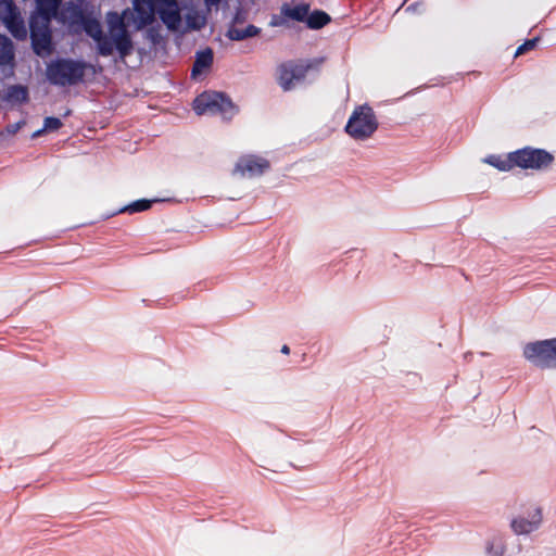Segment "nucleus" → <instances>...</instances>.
Instances as JSON below:
<instances>
[{"mask_svg": "<svg viewBox=\"0 0 556 556\" xmlns=\"http://www.w3.org/2000/svg\"><path fill=\"white\" fill-rule=\"evenodd\" d=\"M260 34V28L254 25H242L232 23L226 31V37L230 40H245L256 37Z\"/></svg>", "mask_w": 556, "mask_h": 556, "instance_id": "obj_12", "label": "nucleus"}, {"mask_svg": "<svg viewBox=\"0 0 556 556\" xmlns=\"http://www.w3.org/2000/svg\"><path fill=\"white\" fill-rule=\"evenodd\" d=\"M269 168V163L261 155L242 154L235 163L232 174L239 177L254 178L263 175Z\"/></svg>", "mask_w": 556, "mask_h": 556, "instance_id": "obj_7", "label": "nucleus"}, {"mask_svg": "<svg viewBox=\"0 0 556 556\" xmlns=\"http://www.w3.org/2000/svg\"><path fill=\"white\" fill-rule=\"evenodd\" d=\"M516 166L525 169H543L553 163V155L544 150L525 148L515 151Z\"/></svg>", "mask_w": 556, "mask_h": 556, "instance_id": "obj_6", "label": "nucleus"}, {"mask_svg": "<svg viewBox=\"0 0 556 556\" xmlns=\"http://www.w3.org/2000/svg\"><path fill=\"white\" fill-rule=\"evenodd\" d=\"M84 74L83 67L72 61H60L51 64L48 68L49 78L55 84H67L80 78Z\"/></svg>", "mask_w": 556, "mask_h": 556, "instance_id": "obj_8", "label": "nucleus"}, {"mask_svg": "<svg viewBox=\"0 0 556 556\" xmlns=\"http://www.w3.org/2000/svg\"><path fill=\"white\" fill-rule=\"evenodd\" d=\"M522 355L536 366H556V338L525 344Z\"/></svg>", "mask_w": 556, "mask_h": 556, "instance_id": "obj_5", "label": "nucleus"}, {"mask_svg": "<svg viewBox=\"0 0 556 556\" xmlns=\"http://www.w3.org/2000/svg\"><path fill=\"white\" fill-rule=\"evenodd\" d=\"M193 4L178 5V0H134V8L122 13L109 12L102 22L93 17L81 18L85 31L96 42L99 54H117L125 58L134 49L130 28L139 29L152 20L156 12L167 28L187 33L205 26L207 11Z\"/></svg>", "mask_w": 556, "mask_h": 556, "instance_id": "obj_1", "label": "nucleus"}, {"mask_svg": "<svg viewBox=\"0 0 556 556\" xmlns=\"http://www.w3.org/2000/svg\"><path fill=\"white\" fill-rule=\"evenodd\" d=\"M299 76L292 64H283L278 68V83L283 90H290L295 86Z\"/></svg>", "mask_w": 556, "mask_h": 556, "instance_id": "obj_14", "label": "nucleus"}, {"mask_svg": "<svg viewBox=\"0 0 556 556\" xmlns=\"http://www.w3.org/2000/svg\"><path fill=\"white\" fill-rule=\"evenodd\" d=\"M0 18L16 38H25L26 29L11 0H0Z\"/></svg>", "mask_w": 556, "mask_h": 556, "instance_id": "obj_11", "label": "nucleus"}, {"mask_svg": "<svg viewBox=\"0 0 556 556\" xmlns=\"http://www.w3.org/2000/svg\"><path fill=\"white\" fill-rule=\"evenodd\" d=\"M330 16L324 11H314L311 14L307 13L305 18L306 25L312 29H319L330 22Z\"/></svg>", "mask_w": 556, "mask_h": 556, "instance_id": "obj_17", "label": "nucleus"}, {"mask_svg": "<svg viewBox=\"0 0 556 556\" xmlns=\"http://www.w3.org/2000/svg\"><path fill=\"white\" fill-rule=\"evenodd\" d=\"M308 13V5L305 3L290 2L283 3L280 8L279 14L271 17L270 26H282L289 21L305 22Z\"/></svg>", "mask_w": 556, "mask_h": 556, "instance_id": "obj_10", "label": "nucleus"}, {"mask_svg": "<svg viewBox=\"0 0 556 556\" xmlns=\"http://www.w3.org/2000/svg\"><path fill=\"white\" fill-rule=\"evenodd\" d=\"M14 61V48L10 39L0 35V65H12Z\"/></svg>", "mask_w": 556, "mask_h": 556, "instance_id": "obj_16", "label": "nucleus"}, {"mask_svg": "<svg viewBox=\"0 0 556 556\" xmlns=\"http://www.w3.org/2000/svg\"><path fill=\"white\" fill-rule=\"evenodd\" d=\"M59 2L60 0H36V11L30 21V36L34 51L40 56H46L52 51L48 22L55 13Z\"/></svg>", "mask_w": 556, "mask_h": 556, "instance_id": "obj_2", "label": "nucleus"}, {"mask_svg": "<svg viewBox=\"0 0 556 556\" xmlns=\"http://www.w3.org/2000/svg\"><path fill=\"white\" fill-rule=\"evenodd\" d=\"M219 1H220V0H204V2H205V7H206L207 9H210L212 5H216V4H218V2H219Z\"/></svg>", "mask_w": 556, "mask_h": 556, "instance_id": "obj_22", "label": "nucleus"}, {"mask_svg": "<svg viewBox=\"0 0 556 556\" xmlns=\"http://www.w3.org/2000/svg\"><path fill=\"white\" fill-rule=\"evenodd\" d=\"M62 123L59 118H55V117H47L45 119V124H43V130L45 131H52V130H56L61 127Z\"/></svg>", "mask_w": 556, "mask_h": 556, "instance_id": "obj_20", "label": "nucleus"}, {"mask_svg": "<svg viewBox=\"0 0 556 556\" xmlns=\"http://www.w3.org/2000/svg\"><path fill=\"white\" fill-rule=\"evenodd\" d=\"M533 46H534V41H533V40H530V41H528V42H526V43L521 45V46L517 49V51H516V55H519V54L523 53L526 50H528V49L532 48Z\"/></svg>", "mask_w": 556, "mask_h": 556, "instance_id": "obj_21", "label": "nucleus"}, {"mask_svg": "<svg viewBox=\"0 0 556 556\" xmlns=\"http://www.w3.org/2000/svg\"><path fill=\"white\" fill-rule=\"evenodd\" d=\"M8 97L12 102H24L27 99V91L23 87H13L9 90Z\"/></svg>", "mask_w": 556, "mask_h": 556, "instance_id": "obj_19", "label": "nucleus"}, {"mask_svg": "<svg viewBox=\"0 0 556 556\" xmlns=\"http://www.w3.org/2000/svg\"><path fill=\"white\" fill-rule=\"evenodd\" d=\"M378 128V121L372 109L366 104L355 108L349 117L345 131L354 140L370 138Z\"/></svg>", "mask_w": 556, "mask_h": 556, "instance_id": "obj_3", "label": "nucleus"}, {"mask_svg": "<svg viewBox=\"0 0 556 556\" xmlns=\"http://www.w3.org/2000/svg\"><path fill=\"white\" fill-rule=\"evenodd\" d=\"M526 515H528V517L521 515L510 521V529H513V532L517 535L529 534L539 529L542 523V509L539 506H530L529 509L526 510Z\"/></svg>", "mask_w": 556, "mask_h": 556, "instance_id": "obj_9", "label": "nucleus"}, {"mask_svg": "<svg viewBox=\"0 0 556 556\" xmlns=\"http://www.w3.org/2000/svg\"><path fill=\"white\" fill-rule=\"evenodd\" d=\"M151 204H152V201L151 200H147V199H141V200H137L124 207H122L118 212L119 213H123V212H128V213H137V212H142V211H147L151 207Z\"/></svg>", "mask_w": 556, "mask_h": 556, "instance_id": "obj_18", "label": "nucleus"}, {"mask_svg": "<svg viewBox=\"0 0 556 556\" xmlns=\"http://www.w3.org/2000/svg\"><path fill=\"white\" fill-rule=\"evenodd\" d=\"M483 162L502 172H508L516 166L515 152L507 154L490 155Z\"/></svg>", "mask_w": 556, "mask_h": 556, "instance_id": "obj_13", "label": "nucleus"}, {"mask_svg": "<svg viewBox=\"0 0 556 556\" xmlns=\"http://www.w3.org/2000/svg\"><path fill=\"white\" fill-rule=\"evenodd\" d=\"M213 64V52L211 49H204L199 51L195 56V61L192 68V77L206 73Z\"/></svg>", "mask_w": 556, "mask_h": 556, "instance_id": "obj_15", "label": "nucleus"}, {"mask_svg": "<svg viewBox=\"0 0 556 556\" xmlns=\"http://www.w3.org/2000/svg\"><path fill=\"white\" fill-rule=\"evenodd\" d=\"M193 110L198 115L218 113L223 116H230L235 113L236 108L231 100L224 93L206 91L195 98L193 101Z\"/></svg>", "mask_w": 556, "mask_h": 556, "instance_id": "obj_4", "label": "nucleus"}]
</instances>
